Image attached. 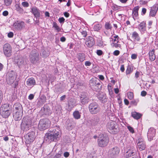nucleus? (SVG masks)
Returning <instances> with one entry per match:
<instances>
[{
    "label": "nucleus",
    "instance_id": "obj_1",
    "mask_svg": "<svg viewBox=\"0 0 158 158\" xmlns=\"http://www.w3.org/2000/svg\"><path fill=\"white\" fill-rule=\"evenodd\" d=\"M60 135L59 131L56 130H49L48 132L46 134L45 139L48 142L56 141L59 139Z\"/></svg>",
    "mask_w": 158,
    "mask_h": 158
},
{
    "label": "nucleus",
    "instance_id": "obj_2",
    "mask_svg": "<svg viewBox=\"0 0 158 158\" xmlns=\"http://www.w3.org/2000/svg\"><path fill=\"white\" fill-rule=\"evenodd\" d=\"M51 122L49 119L47 118L40 119L39 122L38 128L40 131H44L48 128L50 126Z\"/></svg>",
    "mask_w": 158,
    "mask_h": 158
},
{
    "label": "nucleus",
    "instance_id": "obj_3",
    "mask_svg": "<svg viewBox=\"0 0 158 158\" xmlns=\"http://www.w3.org/2000/svg\"><path fill=\"white\" fill-rule=\"evenodd\" d=\"M109 138L107 136L103 134L99 135L97 140L98 146L101 148L106 147L109 142Z\"/></svg>",
    "mask_w": 158,
    "mask_h": 158
},
{
    "label": "nucleus",
    "instance_id": "obj_4",
    "mask_svg": "<svg viewBox=\"0 0 158 158\" xmlns=\"http://www.w3.org/2000/svg\"><path fill=\"white\" fill-rule=\"evenodd\" d=\"M0 111L1 115L5 118H7L11 112L9 105L7 104H2L1 106Z\"/></svg>",
    "mask_w": 158,
    "mask_h": 158
},
{
    "label": "nucleus",
    "instance_id": "obj_5",
    "mask_svg": "<svg viewBox=\"0 0 158 158\" xmlns=\"http://www.w3.org/2000/svg\"><path fill=\"white\" fill-rule=\"evenodd\" d=\"M107 128L108 131L113 134H116L118 131V126L114 121H110L107 125Z\"/></svg>",
    "mask_w": 158,
    "mask_h": 158
},
{
    "label": "nucleus",
    "instance_id": "obj_6",
    "mask_svg": "<svg viewBox=\"0 0 158 158\" xmlns=\"http://www.w3.org/2000/svg\"><path fill=\"white\" fill-rule=\"evenodd\" d=\"M100 81H99L97 78H92L89 81V84L91 88L96 91L101 90L102 87V85L100 83Z\"/></svg>",
    "mask_w": 158,
    "mask_h": 158
},
{
    "label": "nucleus",
    "instance_id": "obj_7",
    "mask_svg": "<svg viewBox=\"0 0 158 158\" xmlns=\"http://www.w3.org/2000/svg\"><path fill=\"white\" fill-rule=\"evenodd\" d=\"M29 60L32 64H35L38 63L39 60V55L37 51L34 49L31 51L29 56Z\"/></svg>",
    "mask_w": 158,
    "mask_h": 158
},
{
    "label": "nucleus",
    "instance_id": "obj_8",
    "mask_svg": "<svg viewBox=\"0 0 158 158\" xmlns=\"http://www.w3.org/2000/svg\"><path fill=\"white\" fill-rule=\"evenodd\" d=\"M31 121L29 119L25 117L23 119L21 125V129L23 131H27L31 127Z\"/></svg>",
    "mask_w": 158,
    "mask_h": 158
},
{
    "label": "nucleus",
    "instance_id": "obj_9",
    "mask_svg": "<svg viewBox=\"0 0 158 158\" xmlns=\"http://www.w3.org/2000/svg\"><path fill=\"white\" fill-rule=\"evenodd\" d=\"M36 137L35 132L31 131L27 133L24 136L26 143L30 144L32 143Z\"/></svg>",
    "mask_w": 158,
    "mask_h": 158
},
{
    "label": "nucleus",
    "instance_id": "obj_10",
    "mask_svg": "<svg viewBox=\"0 0 158 158\" xmlns=\"http://www.w3.org/2000/svg\"><path fill=\"white\" fill-rule=\"evenodd\" d=\"M3 52L4 54L7 57H10L12 52V48L11 46L8 43L5 44L3 47Z\"/></svg>",
    "mask_w": 158,
    "mask_h": 158
},
{
    "label": "nucleus",
    "instance_id": "obj_11",
    "mask_svg": "<svg viewBox=\"0 0 158 158\" xmlns=\"http://www.w3.org/2000/svg\"><path fill=\"white\" fill-rule=\"evenodd\" d=\"M89 112L92 114H97L100 110L98 105L95 103H90L89 106Z\"/></svg>",
    "mask_w": 158,
    "mask_h": 158
},
{
    "label": "nucleus",
    "instance_id": "obj_12",
    "mask_svg": "<svg viewBox=\"0 0 158 158\" xmlns=\"http://www.w3.org/2000/svg\"><path fill=\"white\" fill-rule=\"evenodd\" d=\"M15 74L13 71L9 72L7 74L6 80L8 84L11 85L16 79Z\"/></svg>",
    "mask_w": 158,
    "mask_h": 158
},
{
    "label": "nucleus",
    "instance_id": "obj_13",
    "mask_svg": "<svg viewBox=\"0 0 158 158\" xmlns=\"http://www.w3.org/2000/svg\"><path fill=\"white\" fill-rule=\"evenodd\" d=\"M26 24L22 21H16L13 24L14 28L17 30L21 31L25 27Z\"/></svg>",
    "mask_w": 158,
    "mask_h": 158
},
{
    "label": "nucleus",
    "instance_id": "obj_14",
    "mask_svg": "<svg viewBox=\"0 0 158 158\" xmlns=\"http://www.w3.org/2000/svg\"><path fill=\"white\" fill-rule=\"evenodd\" d=\"M155 134V130L153 128H150L148 131L147 136L149 141L152 139L154 136Z\"/></svg>",
    "mask_w": 158,
    "mask_h": 158
},
{
    "label": "nucleus",
    "instance_id": "obj_15",
    "mask_svg": "<svg viewBox=\"0 0 158 158\" xmlns=\"http://www.w3.org/2000/svg\"><path fill=\"white\" fill-rule=\"evenodd\" d=\"M118 149L117 147H115L111 149L109 152V156L111 158H114L118 154Z\"/></svg>",
    "mask_w": 158,
    "mask_h": 158
},
{
    "label": "nucleus",
    "instance_id": "obj_16",
    "mask_svg": "<svg viewBox=\"0 0 158 158\" xmlns=\"http://www.w3.org/2000/svg\"><path fill=\"white\" fill-rule=\"evenodd\" d=\"M95 44V41L91 36H89L87 40L85 42V44L89 47H92Z\"/></svg>",
    "mask_w": 158,
    "mask_h": 158
},
{
    "label": "nucleus",
    "instance_id": "obj_17",
    "mask_svg": "<svg viewBox=\"0 0 158 158\" xmlns=\"http://www.w3.org/2000/svg\"><path fill=\"white\" fill-rule=\"evenodd\" d=\"M13 112H23L22 106L19 103H15L14 106Z\"/></svg>",
    "mask_w": 158,
    "mask_h": 158
},
{
    "label": "nucleus",
    "instance_id": "obj_18",
    "mask_svg": "<svg viewBox=\"0 0 158 158\" xmlns=\"http://www.w3.org/2000/svg\"><path fill=\"white\" fill-rule=\"evenodd\" d=\"M137 145L139 148L141 150H143L146 148L145 142L143 141L142 139H139L138 140Z\"/></svg>",
    "mask_w": 158,
    "mask_h": 158
},
{
    "label": "nucleus",
    "instance_id": "obj_19",
    "mask_svg": "<svg viewBox=\"0 0 158 158\" xmlns=\"http://www.w3.org/2000/svg\"><path fill=\"white\" fill-rule=\"evenodd\" d=\"M23 112H13V117L15 121L20 120L22 118Z\"/></svg>",
    "mask_w": 158,
    "mask_h": 158
},
{
    "label": "nucleus",
    "instance_id": "obj_20",
    "mask_svg": "<svg viewBox=\"0 0 158 158\" xmlns=\"http://www.w3.org/2000/svg\"><path fill=\"white\" fill-rule=\"evenodd\" d=\"M158 8L155 5L153 6L151 9L150 15L152 17L155 16L158 10Z\"/></svg>",
    "mask_w": 158,
    "mask_h": 158
},
{
    "label": "nucleus",
    "instance_id": "obj_21",
    "mask_svg": "<svg viewBox=\"0 0 158 158\" xmlns=\"http://www.w3.org/2000/svg\"><path fill=\"white\" fill-rule=\"evenodd\" d=\"M32 12L36 18H39L40 16L39 10L36 7H34L31 9Z\"/></svg>",
    "mask_w": 158,
    "mask_h": 158
},
{
    "label": "nucleus",
    "instance_id": "obj_22",
    "mask_svg": "<svg viewBox=\"0 0 158 158\" xmlns=\"http://www.w3.org/2000/svg\"><path fill=\"white\" fill-rule=\"evenodd\" d=\"M27 85L29 86H33L35 84V81L33 77L29 78L26 81Z\"/></svg>",
    "mask_w": 158,
    "mask_h": 158
},
{
    "label": "nucleus",
    "instance_id": "obj_23",
    "mask_svg": "<svg viewBox=\"0 0 158 158\" xmlns=\"http://www.w3.org/2000/svg\"><path fill=\"white\" fill-rule=\"evenodd\" d=\"M146 24L144 22H143L140 23L139 27V29L140 31L142 32H144L146 30Z\"/></svg>",
    "mask_w": 158,
    "mask_h": 158
},
{
    "label": "nucleus",
    "instance_id": "obj_24",
    "mask_svg": "<svg viewBox=\"0 0 158 158\" xmlns=\"http://www.w3.org/2000/svg\"><path fill=\"white\" fill-rule=\"evenodd\" d=\"M73 115L75 119H79L81 117V113L77 110L74 111L73 113Z\"/></svg>",
    "mask_w": 158,
    "mask_h": 158
},
{
    "label": "nucleus",
    "instance_id": "obj_25",
    "mask_svg": "<svg viewBox=\"0 0 158 158\" xmlns=\"http://www.w3.org/2000/svg\"><path fill=\"white\" fill-rule=\"evenodd\" d=\"M155 50L153 49L152 51H150L149 52V59L151 61L154 60L156 58V56L154 54Z\"/></svg>",
    "mask_w": 158,
    "mask_h": 158
},
{
    "label": "nucleus",
    "instance_id": "obj_26",
    "mask_svg": "<svg viewBox=\"0 0 158 158\" xmlns=\"http://www.w3.org/2000/svg\"><path fill=\"white\" fill-rule=\"evenodd\" d=\"M89 98L86 95H82L81 97V102L82 104H85L88 102Z\"/></svg>",
    "mask_w": 158,
    "mask_h": 158
},
{
    "label": "nucleus",
    "instance_id": "obj_27",
    "mask_svg": "<svg viewBox=\"0 0 158 158\" xmlns=\"http://www.w3.org/2000/svg\"><path fill=\"white\" fill-rule=\"evenodd\" d=\"M131 116L135 119H139L142 115L141 114L137 113L136 112H131Z\"/></svg>",
    "mask_w": 158,
    "mask_h": 158
},
{
    "label": "nucleus",
    "instance_id": "obj_28",
    "mask_svg": "<svg viewBox=\"0 0 158 158\" xmlns=\"http://www.w3.org/2000/svg\"><path fill=\"white\" fill-rule=\"evenodd\" d=\"M77 57L78 60L82 62L85 60V56L83 53H79L77 54Z\"/></svg>",
    "mask_w": 158,
    "mask_h": 158
},
{
    "label": "nucleus",
    "instance_id": "obj_29",
    "mask_svg": "<svg viewBox=\"0 0 158 158\" xmlns=\"http://www.w3.org/2000/svg\"><path fill=\"white\" fill-rule=\"evenodd\" d=\"M139 7V6H137L134 7L132 11V14L133 17H137L138 15V11Z\"/></svg>",
    "mask_w": 158,
    "mask_h": 158
},
{
    "label": "nucleus",
    "instance_id": "obj_30",
    "mask_svg": "<svg viewBox=\"0 0 158 158\" xmlns=\"http://www.w3.org/2000/svg\"><path fill=\"white\" fill-rule=\"evenodd\" d=\"M114 38H112L113 40V46L115 47H117L118 46V36L116 35L113 37Z\"/></svg>",
    "mask_w": 158,
    "mask_h": 158
},
{
    "label": "nucleus",
    "instance_id": "obj_31",
    "mask_svg": "<svg viewBox=\"0 0 158 158\" xmlns=\"http://www.w3.org/2000/svg\"><path fill=\"white\" fill-rule=\"evenodd\" d=\"M107 116L110 121H113L115 118L114 114L111 113L110 110H108L107 112Z\"/></svg>",
    "mask_w": 158,
    "mask_h": 158
},
{
    "label": "nucleus",
    "instance_id": "obj_32",
    "mask_svg": "<svg viewBox=\"0 0 158 158\" xmlns=\"http://www.w3.org/2000/svg\"><path fill=\"white\" fill-rule=\"evenodd\" d=\"M132 36L135 40L137 41H139L140 39L139 34L136 31H134L132 33Z\"/></svg>",
    "mask_w": 158,
    "mask_h": 158
},
{
    "label": "nucleus",
    "instance_id": "obj_33",
    "mask_svg": "<svg viewBox=\"0 0 158 158\" xmlns=\"http://www.w3.org/2000/svg\"><path fill=\"white\" fill-rule=\"evenodd\" d=\"M102 27V25L100 24H97L94 27V30L95 31H98Z\"/></svg>",
    "mask_w": 158,
    "mask_h": 158
},
{
    "label": "nucleus",
    "instance_id": "obj_34",
    "mask_svg": "<svg viewBox=\"0 0 158 158\" xmlns=\"http://www.w3.org/2000/svg\"><path fill=\"white\" fill-rule=\"evenodd\" d=\"M53 27H54L58 32L61 31V29L59 27L56 22L53 23Z\"/></svg>",
    "mask_w": 158,
    "mask_h": 158
},
{
    "label": "nucleus",
    "instance_id": "obj_35",
    "mask_svg": "<svg viewBox=\"0 0 158 158\" xmlns=\"http://www.w3.org/2000/svg\"><path fill=\"white\" fill-rule=\"evenodd\" d=\"M99 99L103 103L106 102L107 101V99L106 98V96L105 95H103L102 97V95H100L99 97Z\"/></svg>",
    "mask_w": 158,
    "mask_h": 158
},
{
    "label": "nucleus",
    "instance_id": "obj_36",
    "mask_svg": "<svg viewBox=\"0 0 158 158\" xmlns=\"http://www.w3.org/2000/svg\"><path fill=\"white\" fill-rule=\"evenodd\" d=\"M107 88L109 92V94L110 95H111L113 94V87L111 86V85L110 83H109L107 86Z\"/></svg>",
    "mask_w": 158,
    "mask_h": 158
},
{
    "label": "nucleus",
    "instance_id": "obj_37",
    "mask_svg": "<svg viewBox=\"0 0 158 158\" xmlns=\"http://www.w3.org/2000/svg\"><path fill=\"white\" fill-rule=\"evenodd\" d=\"M133 71V68L130 66H128L126 70V74H129L131 73Z\"/></svg>",
    "mask_w": 158,
    "mask_h": 158
},
{
    "label": "nucleus",
    "instance_id": "obj_38",
    "mask_svg": "<svg viewBox=\"0 0 158 158\" xmlns=\"http://www.w3.org/2000/svg\"><path fill=\"white\" fill-rule=\"evenodd\" d=\"M105 28L107 30H111L112 27L111 24L109 22H106L105 24Z\"/></svg>",
    "mask_w": 158,
    "mask_h": 158
},
{
    "label": "nucleus",
    "instance_id": "obj_39",
    "mask_svg": "<svg viewBox=\"0 0 158 158\" xmlns=\"http://www.w3.org/2000/svg\"><path fill=\"white\" fill-rule=\"evenodd\" d=\"M75 103L73 100H70L68 102V106L69 107H70L71 108H72L74 107Z\"/></svg>",
    "mask_w": 158,
    "mask_h": 158
},
{
    "label": "nucleus",
    "instance_id": "obj_40",
    "mask_svg": "<svg viewBox=\"0 0 158 158\" xmlns=\"http://www.w3.org/2000/svg\"><path fill=\"white\" fill-rule=\"evenodd\" d=\"M127 95L128 98L130 100H132L134 98V95L133 92H128L127 94Z\"/></svg>",
    "mask_w": 158,
    "mask_h": 158
},
{
    "label": "nucleus",
    "instance_id": "obj_41",
    "mask_svg": "<svg viewBox=\"0 0 158 158\" xmlns=\"http://www.w3.org/2000/svg\"><path fill=\"white\" fill-rule=\"evenodd\" d=\"M15 7V10L21 12L23 11V9L20 7L19 4H16Z\"/></svg>",
    "mask_w": 158,
    "mask_h": 158
},
{
    "label": "nucleus",
    "instance_id": "obj_42",
    "mask_svg": "<svg viewBox=\"0 0 158 158\" xmlns=\"http://www.w3.org/2000/svg\"><path fill=\"white\" fill-rule=\"evenodd\" d=\"M12 2V0H4V2L6 6H10Z\"/></svg>",
    "mask_w": 158,
    "mask_h": 158
},
{
    "label": "nucleus",
    "instance_id": "obj_43",
    "mask_svg": "<svg viewBox=\"0 0 158 158\" xmlns=\"http://www.w3.org/2000/svg\"><path fill=\"white\" fill-rule=\"evenodd\" d=\"M44 114L46 115H49L50 113V110L49 109L47 108H44Z\"/></svg>",
    "mask_w": 158,
    "mask_h": 158
},
{
    "label": "nucleus",
    "instance_id": "obj_44",
    "mask_svg": "<svg viewBox=\"0 0 158 158\" xmlns=\"http://www.w3.org/2000/svg\"><path fill=\"white\" fill-rule=\"evenodd\" d=\"M17 64L20 66L23 64L24 63V60L22 59H19L17 62Z\"/></svg>",
    "mask_w": 158,
    "mask_h": 158
},
{
    "label": "nucleus",
    "instance_id": "obj_45",
    "mask_svg": "<svg viewBox=\"0 0 158 158\" xmlns=\"http://www.w3.org/2000/svg\"><path fill=\"white\" fill-rule=\"evenodd\" d=\"M22 5L24 7H27L29 6V4L28 2H24L22 3Z\"/></svg>",
    "mask_w": 158,
    "mask_h": 158
},
{
    "label": "nucleus",
    "instance_id": "obj_46",
    "mask_svg": "<svg viewBox=\"0 0 158 158\" xmlns=\"http://www.w3.org/2000/svg\"><path fill=\"white\" fill-rule=\"evenodd\" d=\"M81 33L84 37H86L87 35V33L86 31L82 30L81 32Z\"/></svg>",
    "mask_w": 158,
    "mask_h": 158
},
{
    "label": "nucleus",
    "instance_id": "obj_47",
    "mask_svg": "<svg viewBox=\"0 0 158 158\" xmlns=\"http://www.w3.org/2000/svg\"><path fill=\"white\" fill-rule=\"evenodd\" d=\"M3 94L2 91L0 90V105H1L3 99Z\"/></svg>",
    "mask_w": 158,
    "mask_h": 158
},
{
    "label": "nucleus",
    "instance_id": "obj_48",
    "mask_svg": "<svg viewBox=\"0 0 158 158\" xmlns=\"http://www.w3.org/2000/svg\"><path fill=\"white\" fill-rule=\"evenodd\" d=\"M127 128L132 133H134V131L133 128L130 126L127 127Z\"/></svg>",
    "mask_w": 158,
    "mask_h": 158
},
{
    "label": "nucleus",
    "instance_id": "obj_49",
    "mask_svg": "<svg viewBox=\"0 0 158 158\" xmlns=\"http://www.w3.org/2000/svg\"><path fill=\"white\" fill-rule=\"evenodd\" d=\"M97 54L98 56H100L102 54L103 52L101 50H98L97 51Z\"/></svg>",
    "mask_w": 158,
    "mask_h": 158
},
{
    "label": "nucleus",
    "instance_id": "obj_50",
    "mask_svg": "<svg viewBox=\"0 0 158 158\" xmlns=\"http://www.w3.org/2000/svg\"><path fill=\"white\" fill-rule=\"evenodd\" d=\"M135 152H130L128 154V157H132L134 155H135Z\"/></svg>",
    "mask_w": 158,
    "mask_h": 158
},
{
    "label": "nucleus",
    "instance_id": "obj_51",
    "mask_svg": "<svg viewBox=\"0 0 158 158\" xmlns=\"http://www.w3.org/2000/svg\"><path fill=\"white\" fill-rule=\"evenodd\" d=\"M137 102H137L135 100H133L131 102L130 104L131 105H134L135 106H136L137 104Z\"/></svg>",
    "mask_w": 158,
    "mask_h": 158
},
{
    "label": "nucleus",
    "instance_id": "obj_52",
    "mask_svg": "<svg viewBox=\"0 0 158 158\" xmlns=\"http://www.w3.org/2000/svg\"><path fill=\"white\" fill-rule=\"evenodd\" d=\"M8 36L9 38H12L14 36V33L13 32H10L8 34Z\"/></svg>",
    "mask_w": 158,
    "mask_h": 158
},
{
    "label": "nucleus",
    "instance_id": "obj_53",
    "mask_svg": "<svg viewBox=\"0 0 158 158\" xmlns=\"http://www.w3.org/2000/svg\"><path fill=\"white\" fill-rule=\"evenodd\" d=\"M65 19L63 17L60 18L59 19V21L60 23H64Z\"/></svg>",
    "mask_w": 158,
    "mask_h": 158
},
{
    "label": "nucleus",
    "instance_id": "obj_54",
    "mask_svg": "<svg viewBox=\"0 0 158 158\" xmlns=\"http://www.w3.org/2000/svg\"><path fill=\"white\" fill-rule=\"evenodd\" d=\"M91 63L89 61H87L85 62V65L86 66H90L91 65Z\"/></svg>",
    "mask_w": 158,
    "mask_h": 158
},
{
    "label": "nucleus",
    "instance_id": "obj_55",
    "mask_svg": "<svg viewBox=\"0 0 158 158\" xmlns=\"http://www.w3.org/2000/svg\"><path fill=\"white\" fill-rule=\"evenodd\" d=\"M137 55L135 54H133L131 56V58L132 59H135L137 57Z\"/></svg>",
    "mask_w": 158,
    "mask_h": 158
},
{
    "label": "nucleus",
    "instance_id": "obj_56",
    "mask_svg": "<svg viewBox=\"0 0 158 158\" xmlns=\"http://www.w3.org/2000/svg\"><path fill=\"white\" fill-rule=\"evenodd\" d=\"M147 94V92L145 91H142L141 93V95L143 97L145 96Z\"/></svg>",
    "mask_w": 158,
    "mask_h": 158
},
{
    "label": "nucleus",
    "instance_id": "obj_57",
    "mask_svg": "<svg viewBox=\"0 0 158 158\" xmlns=\"http://www.w3.org/2000/svg\"><path fill=\"white\" fill-rule=\"evenodd\" d=\"M98 77L101 80L103 81L104 79V77L102 75H99Z\"/></svg>",
    "mask_w": 158,
    "mask_h": 158
},
{
    "label": "nucleus",
    "instance_id": "obj_58",
    "mask_svg": "<svg viewBox=\"0 0 158 158\" xmlns=\"http://www.w3.org/2000/svg\"><path fill=\"white\" fill-rule=\"evenodd\" d=\"M8 15V12L7 10L4 11L2 13V15L5 16H7Z\"/></svg>",
    "mask_w": 158,
    "mask_h": 158
},
{
    "label": "nucleus",
    "instance_id": "obj_59",
    "mask_svg": "<svg viewBox=\"0 0 158 158\" xmlns=\"http://www.w3.org/2000/svg\"><path fill=\"white\" fill-rule=\"evenodd\" d=\"M34 98V95L33 94H31L28 96V98L30 100H32Z\"/></svg>",
    "mask_w": 158,
    "mask_h": 158
},
{
    "label": "nucleus",
    "instance_id": "obj_60",
    "mask_svg": "<svg viewBox=\"0 0 158 158\" xmlns=\"http://www.w3.org/2000/svg\"><path fill=\"white\" fill-rule=\"evenodd\" d=\"M69 152H64V156L66 158L68 157L69 156Z\"/></svg>",
    "mask_w": 158,
    "mask_h": 158
},
{
    "label": "nucleus",
    "instance_id": "obj_61",
    "mask_svg": "<svg viewBox=\"0 0 158 158\" xmlns=\"http://www.w3.org/2000/svg\"><path fill=\"white\" fill-rule=\"evenodd\" d=\"M112 9L114 10H118V7L117 6L115 5L113 6Z\"/></svg>",
    "mask_w": 158,
    "mask_h": 158
},
{
    "label": "nucleus",
    "instance_id": "obj_62",
    "mask_svg": "<svg viewBox=\"0 0 158 158\" xmlns=\"http://www.w3.org/2000/svg\"><path fill=\"white\" fill-rule=\"evenodd\" d=\"M113 54L114 56H117L118 55V50H116L113 53Z\"/></svg>",
    "mask_w": 158,
    "mask_h": 158
},
{
    "label": "nucleus",
    "instance_id": "obj_63",
    "mask_svg": "<svg viewBox=\"0 0 158 158\" xmlns=\"http://www.w3.org/2000/svg\"><path fill=\"white\" fill-rule=\"evenodd\" d=\"M64 15L66 18L69 17V14L66 12H65L64 13Z\"/></svg>",
    "mask_w": 158,
    "mask_h": 158
},
{
    "label": "nucleus",
    "instance_id": "obj_64",
    "mask_svg": "<svg viewBox=\"0 0 158 158\" xmlns=\"http://www.w3.org/2000/svg\"><path fill=\"white\" fill-rule=\"evenodd\" d=\"M61 155L60 154H57L55 156L54 158H61Z\"/></svg>",
    "mask_w": 158,
    "mask_h": 158
}]
</instances>
